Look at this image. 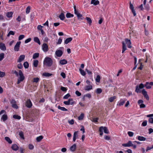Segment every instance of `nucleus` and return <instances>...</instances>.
Wrapping results in <instances>:
<instances>
[{
	"label": "nucleus",
	"instance_id": "1",
	"mask_svg": "<svg viewBox=\"0 0 153 153\" xmlns=\"http://www.w3.org/2000/svg\"><path fill=\"white\" fill-rule=\"evenodd\" d=\"M53 61L52 60L50 57H46L44 61V64L48 67H51L52 65Z\"/></svg>",
	"mask_w": 153,
	"mask_h": 153
},
{
	"label": "nucleus",
	"instance_id": "2",
	"mask_svg": "<svg viewBox=\"0 0 153 153\" xmlns=\"http://www.w3.org/2000/svg\"><path fill=\"white\" fill-rule=\"evenodd\" d=\"M63 103L65 105H74L75 103V102L72 99L70 98L67 101H65L63 102Z\"/></svg>",
	"mask_w": 153,
	"mask_h": 153
},
{
	"label": "nucleus",
	"instance_id": "3",
	"mask_svg": "<svg viewBox=\"0 0 153 153\" xmlns=\"http://www.w3.org/2000/svg\"><path fill=\"white\" fill-rule=\"evenodd\" d=\"M19 77L18 79L22 82V81L25 79V76L21 70H19Z\"/></svg>",
	"mask_w": 153,
	"mask_h": 153
},
{
	"label": "nucleus",
	"instance_id": "4",
	"mask_svg": "<svg viewBox=\"0 0 153 153\" xmlns=\"http://www.w3.org/2000/svg\"><path fill=\"white\" fill-rule=\"evenodd\" d=\"M144 87V85L143 84V83H141L140 84L139 86V88L138 86V85H137L136 86V89L135 91L137 93H140V89H142Z\"/></svg>",
	"mask_w": 153,
	"mask_h": 153
},
{
	"label": "nucleus",
	"instance_id": "5",
	"mask_svg": "<svg viewBox=\"0 0 153 153\" xmlns=\"http://www.w3.org/2000/svg\"><path fill=\"white\" fill-rule=\"evenodd\" d=\"M25 105L27 107L30 108L32 106V104L30 99H28L26 101Z\"/></svg>",
	"mask_w": 153,
	"mask_h": 153
},
{
	"label": "nucleus",
	"instance_id": "6",
	"mask_svg": "<svg viewBox=\"0 0 153 153\" xmlns=\"http://www.w3.org/2000/svg\"><path fill=\"white\" fill-rule=\"evenodd\" d=\"M21 43V42L20 41H19L16 43L14 48V50L15 51H19Z\"/></svg>",
	"mask_w": 153,
	"mask_h": 153
},
{
	"label": "nucleus",
	"instance_id": "7",
	"mask_svg": "<svg viewBox=\"0 0 153 153\" xmlns=\"http://www.w3.org/2000/svg\"><path fill=\"white\" fill-rule=\"evenodd\" d=\"M142 92L144 97L147 100H149V97L148 95L147 94L146 91L144 89H143L142 91Z\"/></svg>",
	"mask_w": 153,
	"mask_h": 153
},
{
	"label": "nucleus",
	"instance_id": "8",
	"mask_svg": "<svg viewBox=\"0 0 153 153\" xmlns=\"http://www.w3.org/2000/svg\"><path fill=\"white\" fill-rule=\"evenodd\" d=\"M125 40L126 43L127 45L128 48H131L132 46H131V42L130 40L128 39H125Z\"/></svg>",
	"mask_w": 153,
	"mask_h": 153
},
{
	"label": "nucleus",
	"instance_id": "9",
	"mask_svg": "<svg viewBox=\"0 0 153 153\" xmlns=\"http://www.w3.org/2000/svg\"><path fill=\"white\" fill-rule=\"evenodd\" d=\"M63 54L62 51L61 50H57L55 52L56 55L58 57H61Z\"/></svg>",
	"mask_w": 153,
	"mask_h": 153
},
{
	"label": "nucleus",
	"instance_id": "10",
	"mask_svg": "<svg viewBox=\"0 0 153 153\" xmlns=\"http://www.w3.org/2000/svg\"><path fill=\"white\" fill-rule=\"evenodd\" d=\"M122 146L124 147H130L133 146V144L131 141H129L127 143L123 144Z\"/></svg>",
	"mask_w": 153,
	"mask_h": 153
},
{
	"label": "nucleus",
	"instance_id": "11",
	"mask_svg": "<svg viewBox=\"0 0 153 153\" xmlns=\"http://www.w3.org/2000/svg\"><path fill=\"white\" fill-rule=\"evenodd\" d=\"M42 49L45 52H46L48 51V49L47 44L46 43H43L42 46Z\"/></svg>",
	"mask_w": 153,
	"mask_h": 153
},
{
	"label": "nucleus",
	"instance_id": "12",
	"mask_svg": "<svg viewBox=\"0 0 153 153\" xmlns=\"http://www.w3.org/2000/svg\"><path fill=\"white\" fill-rule=\"evenodd\" d=\"M25 56L24 55H21L18 59L17 62H20L22 61H23L25 58Z\"/></svg>",
	"mask_w": 153,
	"mask_h": 153
},
{
	"label": "nucleus",
	"instance_id": "13",
	"mask_svg": "<svg viewBox=\"0 0 153 153\" xmlns=\"http://www.w3.org/2000/svg\"><path fill=\"white\" fill-rule=\"evenodd\" d=\"M122 53H123L126 50L127 48L126 45V43L124 41L122 42Z\"/></svg>",
	"mask_w": 153,
	"mask_h": 153
},
{
	"label": "nucleus",
	"instance_id": "14",
	"mask_svg": "<svg viewBox=\"0 0 153 153\" xmlns=\"http://www.w3.org/2000/svg\"><path fill=\"white\" fill-rule=\"evenodd\" d=\"M11 148L13 150L17 151L18 150L19 147L16 144H14L12 145Z\"/></svg>",
	"mask_w": 153,
	"mask_h": 153
},
{
	"label": "nucleus",
	"instance_id": "15",
	"mask_svg": "<svg viewBox=\"0 0 153 153\" xmlns=\"http://www.w3.org/2000/svg\"><path fill=\"white\" fill-rule=\"evenodd\" d=\"M76 148V145L75 144H73L72 146L70 148V150L72 152H74Z\"/></svg>",
	"mask_w": 153,
	"mask_h": 153
},
{
	"label": "nucleus",
	"instance_id": "16",
	"mask_svg": "<svg viewBox=\"0 0 153 153\" xmlns=\"http://www.w3.org/2000/svg\"><path fill=\"white\" fill-rule=\"evenodd\" d=\"M72 40V38L71 37H69L66 39L64 42V43L65 44H67L70 42H71Z\"/></svg>",
	"mask_w": 153,
	"mask_h": 153
},
{
	"label": "nucleus",
	"instance_id": "17",
	"mask_svg": "<svg viewBox=\"0 0 153 153\" xmlns=\"http://www.w3.org/2000/svg\"><path fill=\"white\" fill-rule=\"evenodd\" d=\"M67 63V61L65 59L61 60L59 61V64L62 65H64Z\"/></svg>",
	"mask_w": 153,
	"mask_h": 153
},
{
	"label": "nucleus",
	"instance_id": "18",
	"mask_svg": "<svg viewBox=\"0 0 153 153\" xmlns=\"http://www.w3.org/2000/svg\"><path fill=\"white\" fill-rule=\"evenodd\" d=\"M0 48L2 50L5 51L6 48L4 44H1L0 45Z\"/></svg>",
	"mask_w": 153,
	"mask_h": 153
},
{
	"label": "nucleus",
	"instance_id": "19",
	"mask_svg": "<svg viewBox=\"0 0 153 153\" xmlns=\"http://www.w3.org/2000/svg\"><path fill=\"white\" fill-rule=\"evenodd\" d=\"M91 4H93L95 5H97L99 4V2L98 0H92L91 2Z\"/></svg>",
	"mask_w": 153,
	"mask_h": 153
},
{
	"label": "nucleus",
	"instance_id": "20",
	"mask_svg": "<svg viewBox=\"0 0 153 153\" xmlns=\"http://www.w3.org/2000/svg\"><path fill=\"white\" fill-rule=\"evenodd\" d=\"M59 18L61 20H63L65 19V17L64 13H61L60 14L59 16Z\"/></svg>",
	"mask_w": 153,
	"mask_h": 153
},
{
	"label": "nucleus",
	"instance_id": "21",
	"mask_svg": "<svg viewBox=\"0 0 153 153\" xmlns=\"http://www.w3.org/2000/svg\"><path fill=\"white\" fill-rule=\"evenodd\" d=\"M137 139L140 141H144L146 140V138L143 136H138Z\"/></svg>",
	"mask_w": 153,
	"mask_h": 153
},
{
	"label": "nucleus",
	"instance_id": "22",
	"mask_svg": "<svg viewBox=\"0 0 153 153\" xmlns=\"http://www.w3.org/2000/svg\"><path fill=\"white\" fill-rule=\"evenodd\" d=\"M85 19L87 20V22L88 23L89 25H91L92 23V20L90 18L88 17H86Z\"/></svg>",
	"mask_w": 153,
	"mask_h": 153
},
{
	"label": "nucleus",
	"instance_id": "23",
	"mask_svg": "<svg viewBox=\"0 0 153 153\" xmlns=\"http://www.w3.org/2000/svg\"><path fill=\"white\" fill-rule=\"evenodd\" d=\"M52 74H50L48 73L45 72L43 73L42 75L46 77H49L51 76Z\"/></svg>",
	"mask_w": 153,
	"mask_h": 153
},
{
	"label": "nucleus",
	"instance_id": "24",
	"mask_svg": "<svg viewBox=\"0 0 153 153\" xmlns=\"http://www.w3.org/2000/svg\"><path fill=\"white\" fill-rule=\"evenodd\" d=\"M92 88V87L91 85H89L86 86L85 87V90L89 91Z\"/></svg>",
	"mask_w": 153,
	"mask_h": 153
},
{
	"label": "nucleus",
	"instance_id": "25",
	"mask_svg": "<svg viewBox=\"0 0 153 153\" xmlns=\"http://www.w3.org/2000/svg\"><path fill=\"white\" fill-rule=\"evenodd\" d=\"M33 40L35 42L37 43L39 45H40L41 43L40 40L38 37H34L33 39Z\"/></svg>",
	"mask_w": 153,
	"mask_h": 153
},
{
	"label": "nucleus",
	"instance_id": "26",
	"mask_svg": "<svg viewBox=\"0 0 153 153\" xmlns=\"http://www.w3.org/2000/svg\"><path fill=\"white\" fill-rule=\"evenodd\" d=\"M103 128H102V131L103 130V131L105 133L108 134L109 133V132L107 127L103 126Z\"/></svg>",
	"mask_w": 153,
	"mask_h": 153
},
{
	"label": "nucleus",
	"instance_id": "27",
	"mask_svg": "<svg viewBox=\"0 0 153 153\" xmlns=\"http://www.w3.org/2000/svg\"><path fill=\"white\" fill-rule=\"evenodd\" d=\"M13 13L12 12H9L7 13L6 16L8 18H11L12 17Z\"/></svg>",
	"mask_w": 153,
	"mask_h": 153
},
{
	"label": "nucleus",
	"instance_id": "28",
	"mask_svg": "<svg viewBox=\"0 0 153 153\" xmlns=\"http://www.w3.org/2000/svg\"><path fill=\"white\" fill-rule=\"evenodd\" d=\"M79 71L80 73V74L83 76H85V75L86 73L85 72V71L81 69V68H79Z\"/></svg>",
	"mask_w": 153,
	"mask_h": 153
},
{
	"label": "nucleus",
	"instance_id": "29",
	"mask_svg": "<svg viewBox=\"0 0 153 153\" xmlns=\"http://www.w3.org/2000/svg\"><path fill=\"white\" fill-rule=\"evenodd\" d=\"M7 118V117L6 114H4L1 118V120H2L3 121H6Z\"/></svg>",
	"mask_w": 153,
	"mask_h": 153
},
{
	"label": "nucleus",
	"instance_id": "30",
	"mask_svg": "<svg viewBox=\"0 0 153 153\" xmlns=\"http://www.w3.org/2000/svg\"><path fill=\"white\" fill-rule=\"evenodd\" d=\"M39 54L38 53H34L33 56V59H36L39 57Z\"/></svg>",
	"mask_w": 153,
	"mask_h": 153
},
{
	"label": "nucleus",
	"instance_id": "31",
	"mask_svg": "<svg viewBox=\"0 0 153 153\" xmlns=\"http://www.w3.org/2000/svg\"><path fill=\"white\" fill-rule=\"evenodd\" d=\"M5 140L10 144H11L12 143V141L10 139V138L7 137H6L5 138Z\"/></svg>",
	"mask_w": 153,
	"mask_h": 153
},
{
	"label": "nucleus",
	"instance_id": "32",
	"mask_svg": "<svg viewBox=\"0 0 153 153\" xmlns=\"http://www.w3.org/2000/svg\"><path fill=\"white\" fill-rule=\"evenodd\" d=\"M145 86L147 89H150L151 88V86L149 85V83L148 82H146Z\"/></svg>",
	"mask_w": 153,
	"mask_h": 153
},
{
	"label": "nucleus",
	"instance_id": "33",
	"mask_svg": "<svg viewBox=\"0 0 153 153\" xmlns=\"http://www.w3.org/2000/svg\"><path fill=\"white\" fill-rule=\"evenodd\" d=\"M66 16L67 18H69L73 17L74 15L73 14H71L70 13H68L66 14Z\"/></svg>",
	"mask_w": 153,
	"mask_h": 153
},
{
	"label": "nucleus",
	"instance_id": "34",
	"mask_svg": "<svg viewBox=\"0 0 153 153\" xmlns=\"http://www.w3.org/2000/svg\"><path fill=\"white\" fill-rule=\"evenodd\" d=\"M116 97L115 96L111 97L109 99V101L110 102H112L114 100L116 99Z\"/></svg>",
	"mask_w": 153,
	"mask_h": 153
},
{
	"label": "nucleus",
	"instance_id": "35",
	"mask_svg": "<svg viewBox=\"0 0 153 153\" xmlns=\"http://www.w3.org/2000/svg\"><path fill=\"white\" fill-rule=\"evenodd\" d=\"M23 65L25 68H28L29 65L27 62H24Z\"/></svg>",
	"mask_w": 153,
	"mask_h": 153
},
{
	"label": "nucleus",
	"instance_id": "36",
	"mask_svg": "<svg viewBox=\"0 0 153 153\" xmlns=\"http://www.w3.org/2000/svg\"><path fill=\"white\" fill-rule=\"evenodd\" d=\"M39 63L38 61L36 60L34 61L33 63V65L35 67H36L37 66Z\"/></svg>",
	"mask_w": 153,
	"mask_h": 153
},
{
	"label": "nucleus",
	"instance_id": "37",
	"mask_svg": "<svg viewBox=\"0 0 153 153\" xmlns=\"http://www.w3.org/2000/svg\"><path fill=\"white\" fill-rule=\"evenodd\" d=\"M58 108L59 109H60L62 111H68V109L65 108L64 107H61L60 106H59Z\"/></svg>",
	"mask_w": 153,
	"mask_h": 153
},
{
	"label": "nucleus",
	"instance_id": "38",
	"mask_svg": "<svg viewBox=\"0 0 153 153\" xmlns=\"http://www.w3.org/2000/svg\"><path fill=\"white\" fill-rule=\"evenodd\" d=\"M13 118L15 119L20 120L21 119V117L19 115H14L13 116Z\"/></svg>",
	"mask_w": 153,
	"mask_h": 153
},
{
	"label": "nucleus",
	"instance_id": "39",
	"mask_svg": "<svg viewBox=\"0 0 153 153\" xmlns=\"http://www.w3.org/2000/svg\"><path fill=\"white\" fill-rule=\"evenodd\" d=\"M43 138V137L42 136H40L37 137L36 140L38 142H40Z\"/></svg>",
	"mask_w": 153,
	"mask_h": 153
},
{
	"label": "nucleus",
	"instance_id": "40",
	"mask_svg": "<svg viewBox=\"0 0 153 153\" xmlns=\"http://www.w3.org/2000/svg\"><path fill=\"white\" fill-rule=\"evenodd\" d=\"M15 34V32L10 30V31L7 35V36L9 37L11 35H14Z\"/></svg>",
	"mask_w": 153,
	"mask_h": 153
},
{
	"label": "nucleus",
	"instance_id": "41",
	"mask_svg": "<svg viewBox=\"0 0 153 153\" xmlns=\"http://www.w3.org/2000/svg\"><path fill=\"white\" fill-rule=\"evenodd\" d=\"M84 117V114H83L82 113L78 117V119L79 120H82L83 119V117Z\"/></svg>",
	"mask_w": 153,
	"mask_h": 153
},
{
	"label": "nucleus",
	"instance_id": "42",
	"mask_svg": "<svg viewBox=\"0 0 153 153\" xmlns=\"http://www.w3.org/2000/svg\"><path fill=\"white\" fill-rule=\"evenodd\" d=\"M102 92V89L100 88H97L96 90V92L98 94H100Z\"/></svg>",
	"mask_w": 153,
	"mask_h": 153
},
{
	"label": "nucleus",
	"instance_id": "43",
	"mask_svg": "<svg viewBox=\"0 0 153 153\" xmlns=\"http://www.w3.org/2000/svg\"><path fill=\"white\" fill-rule=\"evenodd\" d=\"M77 16L78 19H80L81 20H82L83 19L82 16V14H80V13H79V14H77Z\"/></svg>",
	"mask_w": 153,
	"mask_h": 153
},
{
	"label": "nucleus",
	"instance_id": "44",
	"mask_svg": "<svg viewBox=\"0 0 153 153\" xmlns=\"http://www.w3.org/2000/svg\"><path fill=\"white\" fill-rule=\"evenodd\" d=\"M102 128H103V126H101L99 128V131L100 132V134L101 136L103 134V131H102Z\"/></svg>",
	"mask_w": 153,
	"mask_h": 153
},
{
	"label": "nucleus",
	"instance_id": "45",
	"mask_svg": "<svg viewBox=\"0 0 153 153\" xmlns=\"http://www.w3.org/2000/svg\"><path fill=\"white\" fill-rule=\"evenodd\" d=\"M19 135L20 137H21L23 139H24L23 133L22 131H21L19 132Z\"/></svg>",
	"mask_w": 153,
	"mask_h": 153
},
{
	"label": "nucleus",
	"instance_id": "46",
	"mask_svg": "<svg viewBox=\"0 0 153 153\" xmlns=\"http://www.w3.org/2000/svg\"><path fill=\"white\" fill-rule=\"evenodd\" d=\"M125 100H120V102L119 103V105L120 106L123 105L125 103Z\"/></svg>",
	"mask_w": 153,
	"mask_h": 153
},
{
	"label": "nucleus",
	"instance_id": "47",
	"mask_svg": "<svg viewBox=\"0 0 153 153\" xmlns=\"http://www.w3.org/2000/svg\"><path fill=\"white\" fill-rule=\"evenodd\" d=\"M100 76L99 75H97L96 79V82H100Z\"/></svg>",
	"mask_w": 153,
	"mask_h": 153
},
{
	"label": "nucleus",
	"instance_id": "48",
	"mask_svg": "<svg viewBox=\"0 0 153 153\" xmlns=\"http://www.w3.org/2000/svg\"><path fill=\"white\" fill-rule=\"evenodd\" d=\"M30 7L28 6L26 9V13L27 14H28L30 12Z\"/></svg>",
	"mask_w": 153,
	"mask_h": 153
},
{
	"label": "nucleus",
	"instance_id": "49",
	"mask_svg": "<svg viewBox=\"0 0 153 153\" xmlns=\"http://www.w3.org/2000/svg\"><path fill=\"white\" fill-rule=\"evenodd\" d=\"M4 53H3L0 54V61L2 60L4 58Z\"/></svg>",
	"mask_w": 153,
	"mask_h": 153
},
{
	"label": "nucleus",
	"instance_id": "50",
	"mask_svg": "<svg viewBox=\"0 0 153 153\" xmlns=\"http://www.w3.org/2000/svg\"><path fill=\"white\" fill-rule=\"evenodd\" d=\"M39 80V79L38 77H37L36 78H34L33 79V82H34L37 83L38 82Z\"/></svg>",
	"mask_w": 153,
	"mask_h": 153
},
{
	"label": "nucleus",
	"instance_id": "51",
	"mask_svg": "<svg viewBox=\"0 0 153 153\" xmlns=\"http://www.w3.org/2000/svg\"><path fill=\"white\" fill-rule=\"evenodd\" d=\"M25 37V36L24 35H20L18 39L19 40H22Z\"/></svg>",
	"mask_w": 153,
	"mask_h": 153
},
{
	"label": "nucleus",
	"instance_id": "52",
	"mask_svg": "<svg viewBox=\"0 0 153 153\" xmlns=\"http://www.w3.org/2000/svg\"><path fill=\"white\" fill-rule=\"evenodd\" d=\"M70 94H69V93H68L67 94H66V95H65V96H64V97H63V99H67L68 98V97H70Z\"/></svg>",
	"mask_w": 153,
	"mask_h": 153
},
{
	"label": "nucleus",
	"instance_id": "53",
	"mask_svg": "<svg viewBox=\"0 0 153 153\" xmlns=\"http://www.w3.org/2000/svg\"><path fill=\"white\" fill-rule=\"evenodd\" d=\"M12 72L13 74H15L16 76H18L19 75V73L16 71H12Z\"/></svg>",
	"mask_w": 153,
	"mask_h": 153
},
{
	"label": "nucleus",
	"instance_id": "54",
	"mask_svg": "<svg viewBox=\"0 0 153 153\" xmlns=\"http://www.w3.org/2000/svg\"><path fill=\"white\" fill-rule=\"evenodd\" d=\"M149 122L151 124L153 123V118L150 117L149 119Z\"/></svg>",
	"mask_w": 153,
	"mask_h": 153
},
{
	"label": "nucleus",
	"instance_id": "55",
	"mask_svg": "<svg viewBox=\"0 0 153 153\" xmlns=\"http://www.w3.org/2000/svg\"><path fill=\"white\" fill-rule=\"evenodd\" d=\"M147 121L146 120H145L142 123V126H145L147 125Z\"/></svg>",
	"mask_w": 153,
	"mask_h": 153
},
{
	"label": "nucleus",
	"instance_id": "56",
	"mask_svg": "<svg viewBox=\"0 0 153 153\" xmlns=\"http://www.w3.org/2000/svg\"><path fill=\"white\" fill-rule=\"evenodd\" d=\"M78 131H75L74 133L73 136L74 137H76V138H77L78 136Z\"/></svg>",
	"mask_w": 153,
	"mask_h": 153
},
{
	"label": "nucleus",
	"instance_id": "57",
	"mask_svg": "<svg viewBox=\"0 0 153 153\" xmlns=\"http://www.w3.org/2000/svg\"><path fill=\"white\" fill-rule=\"evenodd\" d=\"M128 134L129 136L130 137H132L134 135L133 133L131 131H128Z\"/></svg>",
	"mask_w": 153,
	"mask_h": 153
},
{
	"label": "nucleus",
	"instance_id": "58",
	"mask_svg": "<svg viewBox=\"0 0 153 153\" xmlns=\"http://www.w3.org/2000/svg\"><path fill=\"white\" fill-rule=\"evenodd\" d=\"M17 67L19 69H21L23 68V66L21 63H20L18 65Z\"/></svg>",
	"mask_w": 153,
	"mask_h": 153
},
{
	"label": "nucleus",
	"instance_id": "59",
	"mask_svg": "<svg viewBox=\"0 0 153 153\" xmlns=\"http://www.w3.org/2000/svg\"><path fill=\"white\" fill-rule=\"evenodd\" d=\"M28 147L30 149L32 150L34 148V146L31 144H29L28 145Z\"/></svg>",
	"mask_w": 153,
	"mask_h": 153
},
{
	"label": "nucleus",
	"instance_id": "60",
	"mask_svg": "<svg viewBox=\"0 0 153 153\" xmlns=\"http://www.w3.org/2000/svg\"><path fill=\"white\" fill-rule=\"evenodd\" d=\"M31 38H29L27 39H26L25 41V43H28L29 42H30L31 40Z\"/></svg>",
	"mask_w": 153,
	"mask_h": 153
},
{
	"label": "nucleus",
	"instance_id": "61",
	"mask_svg": "<svg viewBox=\"0 0 153 153\" xmlns=\"http://www.w3.org/2000/svg\"><path fill=\"white\" fill-rule=\"evenodd\" d=\"M5 75V73L4 72H1L0 71V77H3Z\"/></svg>",
	"mask_w": 153,
	"mask_h": 153
},
{
	"label": "nucleus",
	"instance_id": "62",
	"mask_svg": "<svg viewBox=\"0 0 153 153\" xmlns=\"http://www.w3.org/2000/svg\"><path fill=\"white\" fill-rule=\"evenodd\" d=\"M75 94L78 96H80L81 95V94L78 91H76L75 92Z\"/></svg>",
	"mask_w": 153,
	"mask_h": 153
},
{
	"label": "nucleus",
	"instance_id": "63",
	"mask_svg": "<svg viewBox=\"0 0 153 153\" xmlns=\"http://www.w3.org/2000/svg\"><path fill=\"white\" fill-rule=\"evenodd\" d=\"M61 90L63 91H66L67 90V88L63 87H61Z\"/></svg>",
	"mask_w": 153,
	"mask_h": 153
},
{
	"label": "nucleus",
	"instance_id": "64",
	"mask_svg": "<svg viewBox=\"0 0 153 153\" xmlns=\"http://www.w3.org/2000/svg\"><path fill=\"white\" fill-rule=\"evenodd\" d=\"M68 123L71 125H73L74 124V120L73 119H72L68 121Z\"/></svg>",
	"mask_w": 153,
	"mask_h": 153
}]
</instances>
